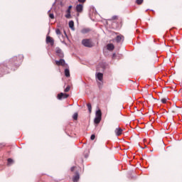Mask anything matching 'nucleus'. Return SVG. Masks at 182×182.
Segmentation results:
<instances>
[{
	"label": "nucleus",
	"mask_w": 182,
	"mask_h": 182,
	"mask_svg": "<svg viewBox=\"0 0 182 182\" xmlns=\"http://www.w3.org/2000/svg\"><path fill=\"white\" fill-rule=\"evenodd\" d=\"M22 60H23V55H19L18 57H13L11 58L7 63L1 64L0 65V75L2 73L6 74L9 73L8 69H11V70H15V68H18L21 66V63H22ZM15 66V68H14Z\"/></svg>",
	"instance_id": "nucleus-1"
},
{
	"label": "nucleus",
	"mask_w": 182,
	"mask_h": 182,
	"mask_svg": "<svg viewBox=\"0 0 182 182\" xmlns=\"http://www.w3.org/2000/svg\"><path fill=\"white\" fill-rule=\"evenodd\" d=\"M82 44L83 46H85V48H93V42H92L91 39H83Z\"/></svg>",
	"instance_id": "nucleus-2"
},
{
	"label": "nucleus",
	"mask_w": 182,
	"mask_h": 182,
	"mask_svg": "<svg viewBox=\"0 0 182 182\" xmlns=\"http://www.w3.org/2000/svg\"><path fill=\"white\" fill-rule=\"evenodd\" d=\"M55 64L58 66H63V68H68V64H66L63 59H60V60H55Z\"/></svg>",
	"instance_id": "nucleus-3"
},
{
	"label": "nucleus",
	"mask_w": 182,
	"mask_h": 182,
	"mask_svg": "<svg viewBox=\"0 0 182 182\" xmlns=\"http://www.w3.org/2000/svg\"><path fill=\"white\" fill-rule=\"evenodd\" d=\"M68 97H69L68 94H64L63 92H60L58 95V100H61L62 99H68Z\"/></svg>",
	"instance_id": "nucleus-4"
},
{
	"label": "nucleus",
	"mask_w": 182,
	"mask_h": 182,
	"mask_svg": "<svg viewBox=\"0 0 182 182\" xmlns=\"http://www.w3.org/2000/svg\"><path fill=\"white\" fill-rule=\"evenodd\" d=\"M75 10L78 14L83 12V4H77L75 7Z\"/></svg>",
	"instance_id": "nucleus-5"
},
{
	"label": "nucleus",
	"mask_w": 182,
	"mask_h": 182,
	"mask_svg": "<svg viewBox=\"0 0 182 182\" xmlns=\"http://www.w3.org/2000/svg\"><path fill=\"white\" fill-rule=\"evenodd\" d=\"M114 133L117 136H122V134L123 133V129L122 128H116V129L114 130Z\"/></svg>",
	"instance_id": "nucleus-6"
},
{
	"label": "nucleus",
	"mask_w": 182,
	"mask_h": 182,
	"mask_svg": "<svg viewBox=\"0 0 182 182\" xmlns=\"http://www.w3.org/2000/svg\"><path fill=\"white\" fill-rule=\"evenodd\" d=\"M56 54L59 58H63L65 55L63 54V51L60 48H56Z\"/></svg>",
	"instance_id": "nucleus-7"
},
{
	"label": "nucleus",
	"mask_w": 182,
	"mask_h": 182,
	"mask_svg": "<svg viewBox=\"0 0 182 182\" xmlns=\"http://www.w3.org/2000/svg\"><path fill=\"white\" fill-rule=\"evenodd\" d=\"M96 77H97V79L100 80V82H102L103 80V73H98Z\"/></svg>",
	"instance_id": "nucleus-8"
},
{
	"label": "nucleus",
	"mask_w": 182,
	"mask_h": 182,
	"mask_svg": "<svg viewBox=\"0 0 182 182\" xmlns=\"http://www.w3.org/2000/svg\"><path fill=\"white\" fill-rule=\"evenodd\" d=\"M107 50H113L114 49V45H113L112 43L107 44Z\"/></svg>",
	"instance_id": "nucleus-9"
},
{
	"label": "nucleus",
	"mask_w": 182,
	"mask_h": 182,
	"mask_svg": "<svg viewBox=\"0 0 182 182\" xmlns=\"http://www.w3.org/2000/svg\"><path fill=\"white\" fill-rule=\"evenodd\" d=\"M124 37L123 36H117L116 37V41L118 43L122 42V41H124Z\"/></svg>",
	"instance_id": "nucleus-10"
},
{
	"label": "nucleus",
	"mask_w": 182,
	"mask_h": 182,
	"mask_svg": "<svg viewBox=\"0 0 182 182\" xmlns=\"http://www.w3.org/2000/svg\"><path fill=\"white\" fill-rule=\"evenodd\" d=\"M69 28H70V29H72L73 31H75V23L73 22V21H69Z\"/></svg>",
	"instance_id": "nucleus-11"
},
{
	"label": "nucleus",
	"mask_w": 182,
	"mask_h": 182,
	"mask_svg": "<svg viewBox=\"0 0 182 182\" xmlns=\"http://www.w3.org/2000/svg\"><path fill=\"white\" fill-rule=\"evenodd\" d=\"M65 76L66 77H70V71L69 70V68L65 69Z\"/></svg>",
	"instance_id": "nucleus-12"
},
{
	"label": "nucleus",
	"mask_w": 182,
	"mask_h": 182,
	"mask_svg": "<svg viewBox=\"0 0 182 182\" xmlns=\"http://www.w3.org/2000/svg\"><path fill=\"white\" fill-rule=\"evenodd\" d=\"M95 117H100L102 119V111L100 109L96 111Z\"/></svg>",
	"instance_id": "nucleus-13"
},
{
	"label": "nucleus",
	"mask_w": 182,
	"mask_h": 182,
	"mask_svg": "<svg viewBox=\"0 0 182 182\" xmlns=\"http://www.w3.org/2000/svg\"><path fill=\"white\" fill-rule=\"evenodd\" d=\"M80 175H79V173H77L76 175L73 177V181L74 182H77L79 181V178H80Z\"/></svg>",
	"instance_id": "nucleus-14"
},
{
	"label": "nucleus",
	"mask_w": 182,
	"mask_h": 182,
	"mask_svg": "<svg viewBox=\"0 0 182 182\" xmlns=\"http://www.w3.org/2000/svg\"><path fill=\"white\" fill-rule=\"evenodd\" d=\"M101 120H102V118L95 117V118L94 119V122L95 123V124H99L100 123Z\"/></svg>",
	"instance_id": "nucleus-15"
},
{
	"label": "nucleus",
	"mask_w": 182,
	"mask_h": 182,
	"mask_svg": "<svg viewBox=\"0 0 182 182\" xmlns=\"http://www.w3.org/2000/svg\"><path fill=\"white\" fill-rule=\"evenodd\" d=\"M14 159H11V158L8 159V160H7V165L9 166H12V164H14Z\"/></svg>",
	"instance_id": "nucleus-16"
},
{
	"label": "nucleus",
	"mask_w": 182,
	"mask_h": 182,
	"mask_svg": "<svg viewBox=\"0 0 182 182\" xmlns=\"http://www.w3.org/2000/svg\"><path fill=\"white\" fill-rule=\"evenodd\" d=\"M46 42H47V43L53 44V39H52V38H50V36H47L46 37Z\"/></svg>",
	"instance_id": "nucleus-17"
},
{
	"label": "nucleus",
	"mask_w": 182,
	"mask_h": 182,
	"mask_svg": "<svg viewBox=\"0 0 182 182\" xmlns=\"http://www.w3.org/2000/svg\"><path fill=\"white\" fill-rule=\"evenodd\" d=\"M81 32H82V33H87L90 32V29H89V28H83V29L81 31Z\"/></svg>",
	"instance_id": "nucleus-18"
},
{
	"label": "nucleus",
	"mask_w": 182,
	"mask_h": 182,
	"mask_svg": "<svg viewBox=\"0 0 182 182\" xmlns=\"http://www.w3.org/2000/svg\"><path fill=\"white\" fill-rule=\"evenodd\" d=\"M87 107L88 108L89 113H92V105L90 103L87 104Z\"/></svg>",
	"instance_id": "nucleus-19"
},
{
	"label": "nucleus",
	"mask_w": 182,
	"mask_h": 182,
	"mask_svg": "<svg viewBox=\"0 0 182 182\" xmlns=\"http://www.w3.org/2000/svg\"><path fill=\"white\" fill-rule=\"evenodd\" d=\"M70 90V86L68 85L66 88L64 90V92H68Z\"/></svg>",
	"instance_id": "nucleus-20"
},
{
	"label": "nucleus",
	"mask_w": 182,
	"mask_h": 182,
	"mask_svg": "<svg viewBox=\"0 0 182 182\" xmlns=\"http://www.w3.org/2000/svg\"><path fill=\"white\" fill-rule=\"evenodd\" d=\"M137 5H141L143 4V0H136Z\"/></svg>",
	"instance_id": "nucleus-21"
},
{
	"label": "nucleus",
	"mask_w": 182,
	"mask_h": 182,
	"mask_svg": "<svg viewBox=\"0 0 182 182\" xmlns=\"http://www.w3.org/2000/svg\"><path fill=\"white\" fill-rule=\"evenodd\" d=\"M55 33H56L57 35H61L60 30L59 28H57V29L55 30Z\"/></svg>",
	"instance_id": "nucleus-22"
},
{
	"label": "nucleus",
	"mask_w": 182,
	"mask_h": 182,
	"mask_svg": "<svg viewBox=\"0 0 182 182\" xmlns=\"http://www.w3.org/2000/svg\"><path fill=\"white\" fill-rule=\"evenodd\" d=\"M73 118L74 120H76L77 119V113H75L73 116Z\"/></svg>",
	"instance_id": "nucleus-23"
},
{
	"label": "nucleus",
	"mask_w": 182,
	"mask_h": 182,
	"mask_svg": "<svg viewBox=\"0 0 182 182\" xmlns=\"http://www.w3.org/2000/svg\"><path fill=\"white\" fill-rule=\"evenodd\" d=\"M70 13H67V14L65 15V18H67V19H70Z\"/></svg>",
	"instance_id": "nucleus-24"
},
{
	"label": "nucleus",
	"mask_w": 182,
	"mask_h": 182,
	"mask_svg": "<svg viewBox=\"0 0 182 182\" xmlns=\"http://www.w3.org/2000/svg\"><path fill=\"white\" fill-rule=\"evenodd\" d=\"M49 17L50 18V19H55V15H53V14H50Z\"/></svg>",
	"instance_id": "nucleus-25"
},
{
	"label": "nucleus",
	"mask_w": 182,
	"mask_h": 182,
	"mask_svg": "<svg viewBox=\"0 0 182 182\" xmlns=\"http://www.w3.org/2000/svg\"><path fill=\"white\" fill-rule=\"evenodd\" d=\"M96 136H95V134H92L91 136H90V139L91 140H95Z\"/></svg>",
	"instance_id": "nucleus-26"
},
{
	"label": "nucleus",
	"mask_w": 182,
	"mask_h": 182,
	"mask_svg": "<svg viewBox=\"0 0 182 182\" xmlns=\"http://www.w3.org/2000/svg\"><path fill=\"white\" fill-rule=\"evenodd\" d=\"M78 2H80V4H85V2H86V0H78Z\"/></svg>",
	"instance_id": "nucleus-27"
},
{
	"label": "nucleus",
	"mask_w": 182,
	"mask_h": 182,
	"mask_svg": "<svg viewBox=\"0 0 182 182\" xmlns=\"http://www.w3.org/2000/svg\"><path fill=\"white\" fill-rule=\"evenodd\" d=\"M161 102H162L163 103H166L167 100H166V98H163V99L161 100Z\"/></svg>",
	"instance_id": "nucleus-28"
},
{
	"label": "nucleus",
	"mask_w": 182,
	"mask_h": 182,
	"mask_svg": "<svg viewBox=\"0 0 182 182\" xmlns=\"http://www.w3.org/2000/svg\"><path fill=\"white\" fill-rule=\"evenodd\" d=\"M112 59H116V53L112 54Z\"/></svg>",
	"instance_id": "nucleus-29"
},
{
	"label": "nucleus",
	"mask_w": 182,
	"mask_h": 182,
	"mask_svg": "<svg viewBox=\"0 0 182 182\" xmlns=\"http://www.w3.org/2000/svg\"><path fill=\"white\" fill-rule=\"evenodd\" d=\"M71 171H75V166L71 167Z\"/></svg>",
	"instance_id": "nucleus-30"
},
{
	"label": "nucleus",
	"mask_w": 182,
	"mask_h": 182,
	"mask_svg": "<svg viewBox=\"0 0 182 182\" xmlns=\"http://www.w3.org/2000/svg\"><path fill=\"white\" fill-rule=\"evenodd\" d=\"M67 14H70V10H69V9L67 10Z\"/></svg>",
	"instance_id": "nucleus-31"
},
{
	"label": "nucleus",
	"mask_w": 182,
	"mask_h": 182,
	"mask_svg": "<svg viewBox=\"0 0 182 182\" xmlns=\"http://www.w3.org/2000/svg\"><path fill=\"white\" fill-rule=\"evenodd\" d=\"M68 9L70 11L72 9V6H69Z\"/></svg>",
	"instance_id": "nucleus-32"
},
{
	"label": "nucleus",
	"mask_w": 182,
	"mask_h": 182,
	"mask_svg": "<svg viewBox=\"0 0 182 182\" xmlns=\"http://www.w3.org/2000/svg\"><path fill=\"white\" fill-rule=\"evenodd\" d=\"M117 18V16H112V19H116Z\"/></svg>",
	"instance_id": "nucleus-33"
},
{
	"label": "nucleus",
	"mask_w": 182,
	"mask_h": 182,
	"mask_svg": "<svg viewBox=\"0 0 182 182\" xmlns=\"http://www.w3.org/2000/svg\"><path fill=\"white\" fill-rule=\"evenodd\" d=\"M56 4V0H55V1L53 4V6H54V5H55Z\"/></svg>",
	"instance_id": "nucleus-34"
},
{
	"label": "nucleus",
	"mask_w": 182,
	"mask_h": 182,
	"mask_svg": "<svg viewBox=\"0 0 182 182\" xmlns=\"http://www.w3.org/2000/svg\"><path fill=\"white\" fill-rule=\"evenodd\" d=\"M49 12H50V10H49V11H48V14H49Z\"/></svg>",
	"instance_id": "nucleus-35"
}]
</instances>
